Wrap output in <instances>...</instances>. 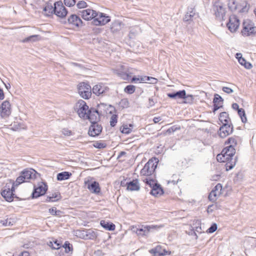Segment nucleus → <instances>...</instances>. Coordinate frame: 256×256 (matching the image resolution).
Returning a JSON list of instances; mask_svg holds the SVG:
<instances>
[{"mask_svg":"<svg viewBox=\"0 0 256 256\" xmlns=\"http://www.w3.org/2000/svg\"><path fill=\"white\" fill-rule=\"evenodd\" d=\"M76 106L78 107L77 110L78 116L81 118L86 119L88 110V106L86 105V102L83 100H80L76 104Z\"/></svg>","mask_w":256,"mask_h":256,"instance_id":"15","label":"nucleus"},{"mask_svg":"<svg viewBox=\"0 0 256 256\" xmlns=\"http://www.w3.org/2000/svg\"><path fill=\"white\" fill-rule=\"evenodd\" d=\"M82 238L86 240H95L98 236L97 232L92 230H86L82 232Z\"/></svg>","mask_w":256,"mask_h":256,"instance_id":"23","label":"nucleus"},{"mask_svg":"<svg viewBox=\"0 0 256 256\" xmlns=\"http://www.w3.org/2000/svg\"><path fill=\"white\" fill-rule=\"evenodd\" d=\"M213 205H210L208 206L207 209V212L208 213L212 212L213 211V210L212 208V207H213Z\"/></svg>","mask_w":256,"mask_h":256,"instance_id":"64","label":"nucleus"},{"mask_svg":"<svg viewBox=\"0 0 256 256\" xmlns=\"http://www.w3.org/2000/svg\"><path fill=\"white\" fill-rule=\"evenodd\" d=\"M212 12L217 20H222L226 16V10L222 4L216 2L213 4Z\"/></svg>","mask_w":256,"mask_h":256,"instance_id":"5","label":"nucleus"},{"mask_svg":"<svg viewBox=\"0 0 256 256\" xmlns=\"http://www.w3.org/2000/svg\"><path fill=\"white\" fill-rule=\"evenodd\" d=\"M184 100L185 103L190 104L192 102L194 98L193 96L191 94H186V96L184 98Z\"/></svg>","mask_w":256,"mask_h":256,"instance_id":"49","label":"nucleus"},{"mask_svg":"<svg viewBox=\"0 0 256 256\" xmlns=\"http://www.w3.org/2000/svg\"><path fill=\"white\" fill-rule=\"evenodd\" d=\"M54 244H55L54 247H52V249L54 250H58L62 246V243L59 240H56L54 241Z\"/></svg>","mask_w":256,"mask_h":256,"instance_id":"53","label":"nucleus"},{"mask_svg":"<svg viewBox=\"0 0 256 256\" xmlns=\"http://www.w3.org/2000/svg\"><path fill=\"white\" fill-rule=\"evenodd\" d=\"M54 12V6L50 4H46L43 9L44 15L49 16H52Z\"/></svg>","mask_w":256,"mask_h":256,"instance_id":"27","label":"nucleus"},{"mask_svg":"<svg viewBox=\"0 0 256 256\" xmlns=\"http://www.w3.org/2000/svg\"><path fill=\"white\" fill-rule=\"evenodd\" d=\"M14 186H16L12 182H10L6 184L5 186L3 188L1 194L6 201L11 202L13 200Z\"/></svg>","mask_w":256,"mask_h":256,"instance_id":"7","label":"nucleus"},{"mask_svg":"<svg viewBox=\"0 0 256 256\" xmlns=\"http://www.w3.org/2000/svg\"><path fill=\"white\" fill-rule=\"evenodd\" d=\"M85 184L87 186V188L90 192L97 195H99L100 194L101 189L98 182H86Z\"/></svg>","mask_w":256,"mask_h":256,"instance_id":"20","label":"nucleus"},{"mask_svg":"<svg viewBox=\"0 0 256 256\" xmlns=\"http://www.w3.org/2000/svg\"><path fill=\"white\" fill-rule=\"evenodd\" d=\"M180 98L184 99L186 96V92L185 90H179Z\"/></svg>","mask_w":256,"mask_h":256,"instance_id":"55","label":"nucleus"},{"mask_svg":"<svg viewBox=\"0 0 256 256\" xmlns=\"http://www.w3.org/2000/svg\"><path fill=\"white\" fill-rule=\"evenodd\" d=\"M144 182L151 188L150 194L154 196H158L164 194V190L160 184L157 182V181L154 178L148 177L143 180Z\"/></svg>","mask_w":256,"mask_h":256,"instance_id":"2","label":"nucleus"},{"mask_svg":"<svg viewBox=\"0 0 256 256\" xmlns=\"http://www.w3.org/2000/svg\"><path fill=\"white\" fill-rule=\"evenodd\" d=\"M67 24L72 30L78 29L83 25L81 18L76 14H72L68 18Z\"/></svg>","mask_w":256,"mask_h":256,"instance_id":"10","label":"nucleus"},{"mask_svg":"<svg viewBox=\"0 0 256 256\" xmlns=\"http://www.w3.org/2000/svg\"><path fill=\"white\" fill-rule=\"evenodd\" d=\"M219 120L222 124H229L230 118L228 116V114L226 112H222L220 113L219 116Z\"/></svg>","mask_w":256,"mask_h":256,"instance_id":"30","label":"nucleus"},{"mask_svg":"<svg viewBox=\"0 0 256 256\" xmlns=\"http://www.w3.org/2000/svg\"><path fill=\"white\" fill-rule=\"evenodd\" d=\"M164 226L163 224L142 226L141 228H136V232L138 236H147L150 232L157 231Z\"/></svg>","mask_w":256,"mask_h":256,"instance_id":"6","label":"nucleus"},{"mask_svg":"<svg viewBox=\"0 0 256 256\" xmlns=\"http://www.w3.org/2000/svg\"><path fill=\"white\" fill-rule=\"evenodd\" d=\"M80 96L84 99H88L92 96V88L90 85L85 82H80L78 88Z\"/></svg>","mask_w":256,"mask_h":256,"instance_id":"8","label":"nucleus"},{"mask_svg":"<svg viewBox=\"0 0 256 256\" xmlns=\"http://www.w3.org/2000/svg\"><path fill=\"white\" fill-rule=\"evenodd\" d=\"M64 4L68 6H72L76 3V0H64Z\"/></svg>","mask_w":256,"mask_h":256,"instance_id":"51","label":"nucleus"},{"mask_svg":"<svg viewBox=\"0 0 256 256\" xmlns=\"http://www.w3.org/2000/svg\"><path fill=\"white\" fill-rule=\"evenodd\" d=\"M167 96L168 98H171L176 99V98H180L179 91L176 92L168 93Z\"/></svg>","mask_w":256,"mask_h":256,"instance_id":"47","label":"nucleus"},{"mask_svg":"<svg viewBox=\"0 0 256 256\" xmlns=\"http://www.w3.org/2000/svg\"><path fill=\"white\" fill-rule=\"evenodd\" d=\"M106 144L104 142H96L94 144V146L96 148L101 149L106 148Z\"/></svg>","mask_w":256,"mask_h":256,"instance_id":"43","label":"nucleus"},{"mask_svg":"<svg viewBox=\"0 0 256 256\" xmlns=\"http://www.w3.org/2000/svg\"><path fill=\"white\" fill-rule=\"evenodd\" d=\"M161 120L162 118L160 116L154 117L153 119V121L155 124Z\"/></svg>","mask_w":256,"mask_h":256,"instance_id":"59","label":"nucleus"},{"mask_svg":"<svg viewBox=\"0 0 256 256\" xmlns=\"http://www.w3.org/2000/svg\"><path fill=\"white\" fill-rule=\"evenodd\" d=\"M126 154V152H124V151L120 152L118 156L117 159L120 158H121L122 156H125Z\"/></svg>","mask_w":256,"mask_h":256,"instance_id":"62","label":"nucleus"},{"mask_svg":"<svg viewBox=\"0 0 256 256\" xmlns=\"http://www.w3.org/2000/svg\"><path fill=\"white\" fill-rule=\"evenodd\" d=\"M118 122V115L112 114L110 120V125L112 127H114Z\"/></svg>","mask_w":256,"mask_h":256,"instance_id":"42","label":"nucleus"},{"mask_svg":"<svg viewBox=\"0 0 256 256\" xmlns=\"http://www.w3.org/2000/svg\"><path fill=\"white\" fill-rule=\"evenodd\" d=\"M236 58L238 60L239 64L246 68L250 69L252 68V64L250 62H247L246 59L242 57L241 53H236Z\"/></svg>","mask_w":256,"mask_h":256,"instance_id":"24","label":"nucleus"},{"mask_svg":"<svg viewBox=\"0 0 256 256\" xmlns=\"http://www.w3.org/2000/svg\"><path fill=\"white\" fill-rule=\"evenodd\" d=\"M18 256H30V254L28 252L24 251L22 252Z\"/></svg>","mask_w":256,"mask_h":256,"instance_id":"60","label":"nucleus"},{"mask_svg":"<svg viewBox=\"0 0 256 256\" xmlns=\"http://www.w3.org/2000/svg\"><path fill=\"white\" fill-rule=\"evenodd\" d=\"M233 132V126L231 122L227 124H222L218 131L220 136L222 138H224L226 136L231 134Z\"/></svg>","mask_w":256,"mask_h":256,"instance_id":"17","label":"nucleus"},{"mask_svg":"<svg viewBox=\"0 0 256 256\" xmlns=\"http://www.w3.org/2000/svg\"><path fill=\"white\" fill-rule=\"evenodd\" d=\"M236 153V150L233 145H230L224 148L220 154L216 156V159L218 162H226V170H232L236 165L238 158L236 156L233 158Z\"/></svg>","mask_w":256,"mask_h":256,"instance_id":"1","label":"nucleus"},{"mask_svg":"<svg viewBox=\"0 0 256 256\" xmlns=\"http://www.w3.org/2000/svg\"><path fill=\"white\" fill-rule=\"evenodd\" d=\"M109 88L103 83H100L94 86L92 88V91L96 95L104 96L107 94L109 92Z\"/></svg>","mask_w":256,"mask_h":256,"instance_id":"13","label":"nucleus"},{"mask_svg":"<svg viewBox=\"0 0 256 256\" xmlns=\"http://www.w3.org/2000/svg\"><path fill=\"white\" fill-rule=\"evenodd\" d=\"M62 247L65 248V252L66 253L72 250V246L68 241L65 242Z\"/></svg>","mask_w":256,"mask_h":256,"instance_id":"40","label":"nucleus"},{"mask_svg":"<svg viewBox=\"0 0 256 256\" xmlns=\"http://www.w3.org/2000/svg\"><path fill=\"white\" fill-rule=\"evenodd\" d=\"M194 13L192 11L190 13H186L184 18V21H188L191 20L192 18L194 16Z\"/></svg>","mask_w":256,"mask_h":256,"instance_id":"52","label":"nucleus"},{"mask_svg":"<svg viewBox=\"0 0 256 256\" xmlns=\"http://www.w3.org/2000/svg\"><path fill=\"white\" fill-rule=\"evenodd\" d=\"M170 254V252L167 251L165 249H163L162 251V253L159 254L158 255L160 256H164L166 255H169Z\"/></svg>","mask_w":256,"mask_h":256,"instance_id":"56","label":"nucleus"},{"mask_svg":"<svg viewBox=\"0 0 256 256\" xmlns=\"http://www.w3.org/2000/svg\"><path fill=\"white\" fill-rule=\"evenodd\" d=\"M63 133L65 135H68V136H70L71 134H72V132L70 130H66V129H64V130H63Z\"/></svg>","mask_w":256,"mask_h":256,"instance_id":"61","label":"nucleus"},{"mask_svg":"<svg viewBox=\"0 0 256 256\" xmlns=\"http://www.w3.org/2000/svg\"><path fill=\"white\" fill-rule=\"evenodd\" d=\"M240 24V22L238 18L234 15H232L229 18L226 26L230 32H234L238 28Z\"/></svg>","mask_w":256,"mask_h":256,"instance_id":"12","label":"nucleus"},{"mask_svg":"<svg viewBox=\"0 0 256 256\" xmlns=\"http://www.w3.org/2000/svg\"><path fill=\"white\" fill-rule=\"evenodd\" d=\"M100 224L105 230L110 231L114 230L116 228L115 225L113 223L104 220L100 221Z\"/></svg>","mask_w":256,"mask_h":256,"instance_id":"28","label":"nucleus"},{"mask_svg":"<svg viewBox=\"0 0 256 256\" xmlns=\"http://www.w3.org/2000/svg\"><path fill=\"white\" fill-rule=\"evenodd\" d=\"M48 186L46 183L42 182L38 184V186H34L33 192L32 194V198H36L40 196H44L48 190Z\"/></svg>","mask_w":256,"mask_h":256,"instance_id":"11","label":"nucleus"},{"mask_svg":"<svg viewBox=\"0 0 256 256\" xmlns=\"http://www.w3.org/2000/svg\"><path fill=\"white\" fill-rule=\"evenodd\" d=\"M154 102L152 98H149V105L150 106H154Z\"/></svg>","mask_w":256,"mask_h":256,"instance_id":"63","label":"nucleus"},{"mask_svg":"<svg viewBox=\"0 0 256 256\" xmlns=\"http://www.w3.org/2000/svg\"><path fill=\"white\" fill-rule=\"evenodd\" d=\"M161 250V246H158L155 248L150 250L149 252L150 254H153L154 256H160L158 254L162 253Z\"/></svg>","mask_w":256,"mask_h":256,"instance_id":"38","label":"nucleus"},{"mask_svg":"<svg viewBox=\"0 0 256 256\" xmlns=\"http://www.w3.org/2000/svg\"><path fill=\"white\" fill-rule=\"evenodd\" d=\"M222 90L224 92L227 94H230L233 92L232 90L228 87H223Z\"/></svg>","mask_w":256,"mask_h":256,"instance_id":"57","label":"nucleus"},{"mask_svg":"<svg viewBox=\"0 0 256 256\" xmlns=\"http://www.w3.org/2000/svg\"><path fill=\"white\" fill-rule=\"evenodd\" d=\"M76 6L78 8H84L87 7L88 4L86 2L81 0L78 2Z\"/></svg>","mask_w":256,"mask_h":256,"instance_id":"48","label":"nucleus"},{"mask_svg":"<svg viewBox=\"0 0 256 256\" xmlns=\"http://www.w3.org/2000/svg\"><path fill=\"white\" fill-rule=\"evenodd\" d=\"M126 185L127 186V189L131 191L138 190L140 188L138 181L137 179L126 182Z\"/></svg>","mask_w":256,"mask_h":256,"instance_id":"25","label":"nucleus"},{"mask_svg":"<svg viewBox=\"0 0 256 256\" xmlns=\"http://www.w3.org/2000/svg\"><path fill=\"white\" fill-rule=\"evenodd\" d=\"M11 114L10 104L9 101H4L0 106V114L2 118L8 117Z\"/></svg>","mask_w":256,"mask_h":256,"instance_id":"18","label":"nucleus"},{"mask_svg":"<svg viewBox=\"0 0 256 256\" xmlns=\"http://www.w3.org/2000/svg\"><path fill=\"white\" fill-rule=\"evenodd\" d=\"M136 90L135 86L133 85H128L124 89V91L126 93L128 94H133Z\"/></svg>","mask_w":256,"mask_h":256,"instance_id":"39","label":"nucleus"},{"mask_svg":"<svg viewBox=\"0 0 256 256\" xmlns=\"http://www.w3.org/2000/svg\"><path fill=\"white\" fill-rule=\"evenodd\" d=\"M232 108L234 110H237L238 111V109H240V108H239V106L238 104L236 103H234L232 104Z\"/></svg>","mask_w":256,"mask_h":256,"instance_id":"58","label":"nucleus"},{"mask_svg":"<svg viewBox=\"0 0 256 256\" xmlns=\"http://www.w3.org/2000/svg\"><path fill=\"white\" fill-rule=\"evenodd\" d=\"M218 226L216 223H213L210 226L207 230L208 233L212 234L214 232L217 230Z\"/></svg>","mask_w":256,"mask_h":256,"instance_id":"45","label":"nucleus"},{"mask_svg":"<svg viewBox=\"0 0 256 256\" xmlns=\"http://www.w3.org/2000/svg\"><path fill=\"white\" fill-rule=\"evenodd\" d=\"M180 129V127H177L175 126H174L170 127V128H169L167 130V132L170 134V133L174 132L176 130H178Z\"/></svg>","mask_w":256,"mask_h":256,"instance_id":"54","label":"nucleus"},{"mask_svg":"<svg viewBox=\"0 0 256 256\" xmlns=\"http://www.w3.org/2000/svg\"><path fill=\"white\" fill-rule=\"evenodd\" d=\"M158 160L157 158H154L149 160L145 164L144 168L140 170L142 176H150L154 175L155 178V170L157 167Z\"/></svg>","mask_w":256,"mask_h":256,"instance_id":"3","label":"nucleus"},{"mask_svg":"<svg viewBox=\"0 0 256 256\" xmlns=\"http://www.w3.org/2000/svg\"><path fill=\"white\" fill-rule=\"evenodd\" d=\"M110 21V18L106 14L97 12V16L92 20V23L96 26H104Z\"/></svg>","mask_w":256,"mask_h":256,"instance_id":"9","label":"nucleus"},{"mask_svg":"<svg viewBox=\"0 0 256 256\" xmlns=\"http://www.w3.org/2000/svg\"><path fill=\"white\" fill-rule=\"evenodd\" d=\"M62 196L59 192H56L49 195L47 196L46 200V202H54L58 200L61 198Z\"/></svg>","mask_w":256,"mask_h":256,"instance_id":"29","label":"nucleus"},{"mask_svg":"<svg viewBox=\"0 0 256 256\" xmlns=\"http://www.w3.org/2000/svg\"><path fill=\"white\" fill-rule=\"evenodd\" d=\"M82 18L85 20H94L97 16V12L92 8H86L80 12Z\"/></svg>","mask_w":256,"mask_h":256,"instance_id":"16","label":"nucleus"},{"mask_svg":"<svg viewBox=\"0 0 256 256\" xmlns=\"http://www.w3.org/2000/svg\"><path fill=\"white\" fill-rule=\"evenodd\" d=\"M223 102L224 100L222 96L218 94H214V98L213 99L214 108L212 110L214 113L220 108H222Z\"/></svg>","mask_w":256,"mask_h":256,"instance_id":"22","label":"nucleus"},{"mask_svg":"<svg viewBox=\"0 0 256 256\" xmlns=\"http://www.w3.org/2000/svg\"><path fill=\"white\" fill-rule=\"evenodd\" d=\"M226 144H230V145H233L234 146L236 145V140L234 137H230L225 142Z\"/></svg>","mask_w":256,"mask_h":256,"instance_id":"46","label":"nucleus"},{"mask_svg":"<svg viewBox=\"0 0 256 256\" xmlns=\"http://www.w3.org/2000/svg\"><path fill=\"white\" fill-rule=\"evenodd\" d=\"M132 124H130L128 126L124 124L120 128V131L123 134H128L132 132Z\"/></svg>","mask_w":256,"mask_h":256,"instance_id":"34","label":"nucleus"},{"mask_svg":"<svg viewBox=\"0 0 256 256\" xmlns=\"http://www.w3.org/2000/svg\"><path fill=\"white\" fill-rule=\"evenodd\" d=\"M220 196L218 192L212 190L209 194L208 199L212 202H214L216 200L218 196Z\"/></svg>","mask_w":256,"mask_h":256,"instance_id":"37","label":"nucleus"},{"mask_svg":"<svg viewBox=\"0 0 256 256\" xmlns=\"http://www.w3.org/2000/svg\"><path fill=\"white\" fill-rule=\"evenodd\" d=\"M129 101L128 98H123L120 100L118 103L120 107L122 108H126L129 107Z\"/></svg>","mask_w":256,"mask_h":256,"instance_id":"36","label":"nucleus"},{"mask_svg":"<svg viewBox=\"0 0 256 256\" xmlns=\"http://www.w3.org/2000/svg\"><path fill=\"white\" fill-rule=\"evenodd\" d=\"M71 176L72 174L70 172H60L57 174L56 178L57 180L59 181L66 180H68Z\"/></svg>","mask_w":256,"mask_h":256,"instance_id":"31","label":"nucleus"},{"mask_svg":"<svg viewBox=\"0 0 256 256\" xmlns=\"http://www.w3.org/2000/svg\"><path fill=\"white\" fill-rule=\"evenodd\" d=\"M21 173L22 175H23L26 178L28 181L30 179H32L34 178V176L36 173V172L33 169L30 170H22Z\"/></svg>","mask_w":256,"mask_h":256,"instance_id":"26","label":"nucleus"},{"mask_svg":"<svg viewBox=\"0 0 256 256\" xmlns=\"http://www.w3.org/2000/svg\"><path fill=\"white\" fill-rule=\"evenodd\" d=\"M241 34L244 36H253L256 34V26L250 20H244L242 23Z\"/></svg>","mask_w":256,"mask_h":256,"instance_id":"4","label":"nucleus"},{"mask_svg":"<svg viewBox=\"0 0 256 256\" xmlns=\"http://www.w3.org/2000/svg\"><path fill=\"white\" fill-rule=\"evenodd\" d=\"M28 182V181L26 178L23 175H22V174L20 172V176L16 178V182H13L12 184L16 186H18L20 184Z\"/></svg>","mask_w":256,"mask_h":256,"instance_id":"33","label":"nucleus"},{"mask_svg":"<svg viewBox=\"0 0 256 256\" xmlns=\"http://www.w3.org/2000/svg\"><path fill=\"white\" fill-rule=\"evenodd\" d=\"M100 118V114L98 110L92 108L88 110L86 119H88L92 124L97 122Z\"/></svg>","mask_w":256,"mask_h":256,"instance_id":"19","label":"nucleus"},{"mask_svg":"<svg viewBox=\"0 0 256 256\" xmlns=\"http://www.w3.org/2000/svg\"><path fill=\"white\" fill-rule=\"evenodd\" d=\"M16 223V220L14 218H7L6 220H0V224L4 226H12Z\"/></svg>","mask_w":256,"mask_h":256,"instance_id":"32","label":"nucleus"},{"mask_svg":"<svg viewBox=\"0 0 256 256\" xmlns=\"http://www.w3.org/2000/svg\"><path fill=\"white\" fill-rule=\"evenodd\" d=\"M102 130V126L98 122L92 124L88 130V134L91 136H98Z\"/></svg>","mask_w":256,"mask_h":256,"instance_id":"21","label":"nucleus"},{"mask_svg":"<svg viewBox=\"0 0 256 256\" xmlns=\"http://www.w3.org/2000/svg\"><path fill=\"white\" fill-rule=\"evenodd\" d=\"M222 185L220 184H218L213 188L212 190H214L216 192H218L220 195L222 194Z\"/></svg>","mask_w":256,"mask_h":256,"instance_id":"50","label":"nucleus"},{"mask_svg":"<svg viewBox=\"0 0 256 256\" xmlns=\"http://www.w3.org/2000/svg\"><path fill=\"white\" fill-rule=\"evenodd\" d=\"M54 14L60 18L65 17L68 12L61 1H58L54 4Z\"/></svg>","mask_w":256,"mask_h":256,"instance_id":"14","label":"nucleus"},{"mask_svg":"<svg viewBox=\"0 0 256 256\" xmlns=\"http://www.w3.org/2000/svg\"><path fill=\"white\" fill-rule=\"evenodd\" d=\"M238 113L240 116L242 122L244 123H245L247 121V118L246 117L245 111L244 109L240 108V109H238Z\"/></svg>","mask_w":256,"mask_h":256,"instance_id":"35","label":"nucleus"},{"mask_svg":"<svg viewBox=\"0 0 256 256\" xmlns=\"http://www.w3.org/2000/svg\"><path fill=\"white\" fill-rule=\"evenodd\" d=\"M38 37V35L30 36L24 38V40H22V42H28L29 41H35L38 40L37 38Z\"/></svg>","mask_w":256,"mask_h":256,"instance_id":"44","label":"nucleus"},{"mask_svg":"<svg viewBox=\"0 0 256 256\" xmlns=\"http://www.w3.org/2000/svg\"><path fill=\"white\" fill-rule=\"evenodd\" d=\"M49 212L53 216H60L62 212L60 210H56V208L52 207L49 209Z\"/></svg>","mask_w":256,"mask_h":256,"instance_id":"41","label":"nucleus"}]
</instances>
